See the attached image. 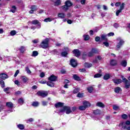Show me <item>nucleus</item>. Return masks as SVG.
Returning <instances> with one entry per match:
<instances>
[{
  "label": "nucleus",
  "instance_id": "1",
  "mask_svg": "<svg viewBox=\"0 0 130 130\" xmlns=\"http://www.w3.org/2000/svg\"><path fill=\"white\" fill-rule=\"evenodd\" d=\"M117 43L116 46V50H119V49H120L122 47V46L124 44L125 42L124 41V40L121 39V38H118L117 39Z\"/></svg>",
  "mask_w": 130,
  "mask_h": 130
},
{
  "label": "nucleus",
  "instance_id": "2",
  "mask_svg": "<svg viewBox=\"0 0 130 130\" xmlns=\"http://www.w3.org/2000/svg\"><path fill=\"white\" fill-rule=\"evenodd\" d=\"M90 106L91 104L89 102L84 101L83 102V105L79 106L78 109L79 110L83 111L86 110V109L88 108V107H90Z\"/></svg>",
  "mask_w": 130,
  "mask_h": 130
},
{
  "label": "nucleus",
  "instance_id": "3",
  "mask_svg": "<svg viewBox=\"0 0 130 130\" xmlns=\"http://www.w3.org/2000/svg\"><path fill=\"white\" fill-rule=\"evenodd\" d=\"M67 114H70L72 112V110H71V107L68 106H64L62 109L59 110V112L61 113H63V112H66Z\"/></svg>",
  "mask_w": 130,
  "mask_h": 130
},
{
  "label": "nucleus",
  "instance_id": "4",
  "mask_svg": "<svg viewBox=\"0 0 130 130\" xmlns=\"http://www.w3.org/2000/svg\"><path fill=\"white\" fill-rule=\"evenodd\" d=\"M49 43V40L48 39V38H47L42 41V42L41 44V46L42 48L45 49L48 47Z\"/></svg>",
  "mask_w": 130,
  "mask_h": 130
},
{
  "label": "nucleus",
  "instance_id": "5",
  "mask_svg": "<svg viewBox=\"0 0 130 130\" xmlns=\"http://www.w3.org/2000/svg\"><path fill=\"white\" fill-rule=\"evenodd\" d=\"M121 78L122 79V82L125 85V88L126 89H128L130 87V82L127 80V79L123 77V76H121Z\"/></svg>",
  "mask_w": 130,
  "mask_h": 130
},
{
  "label": "nucleus",
  "instance_id": "6",
  "mask_svg": "<svg viewBox=\"0 0 130 130\" xmlns=\"http://www.w3.org/2000/svg\"><path fill=\"white\" fill-rule=\"evenodd\" d=\"M37 95H38V96L42 97V98H45V97L48 95V92L44 91H39L37 93Z\"/></svg>",
  "mask_w": 130,
  "mask_h": 130
},
{
  "label": "nucleus",
  "instance_id": "7",
  "mask_svg": "<svg viewBox=\"0 0 130 130\" xmlns=\"http://www.w3.org/2000/svg\"><path fill=\"white\" fill-rule=\"evenodd\" d=\"M31 10L29 11V14H34V12H36L38 10V8L36 5H32L30 7Z\"/></svg>",
  "mask_w": 130,
  "mask_h": 130
},
{
  "label": "nucleus",
  "instance_id": "8",
  "mask_svg": "<svg viewBox=\"0 0 130 130\" xmlns=\"http://www.w3.org/2000/svg\"><path fill=\"white\" fill-rule=\"evenodd\" d=\"M70 64L72 67L73 68H76V67L77 66V60L75 59H71L70 60Z\"/></svg>",
  "mask_w": 130,
  "mask_h": 130
},
{
  "label": "nucleus",
  "instance_id": "9",
  "mask_svg": "<svg viewBox=\"0 0 130 130\" xmlns=\"http://www.w3.org/2000/svg\"><path fill=\"white\" fill-rule=\"evenodd\" d=\"M57 79V77L54 75H51L48 78V80L50 81V82H55Z\"/></svg>",
  "mask_w": 130,
  "mask_h": 130
},
{
  "label": "nucleus",
  "instance_id": "10",
  "mask_svg": "<svg viewBox=\"0 0 130 130\" xmlns=\"http://www.w3.org/2000/svg\"><path fill=\"white\" fill-rule=\"evenodd\" d=\"M8 78H9L8 74L4 73L0 74V79L2 80H6V79H8Z\"/></svg>",
  "mask_w": 130,
  "mask_h": 130
},
{
  "label": "nucleus",
  "instance_id": "11",
  "mask_svg": "<svg viewBox=\"0 0 130 130\" xmlns=\"http://www.w3.org/2000/svg\"><path fill=\"white\" fill-rule=\"evenodd\" d=\"M73 52L75 54V56H76L77 57L81 55V52H80V50H79V49H74L73 51Z\"/></svg>",
  "mask_w": 130,
  "mask_h": 130
},
{
  "label": "nucleus",
  "instance_id": "12",
  "mask_svg": "<svg viewBox=\"0 0 130 130\" xmlns=\"http://www.w3.org/2000/svg\"><path fill=\"white\" fill-rule=\"evenodd\" d=\"M113 82H114V84L118 85V84H121L122 83V80L120 79H112Z\"/></svg>",
  "mask_w": 130,
  "mask_h": 130
},
{
  "label": "nucleus",
  "instance_id": "13",
  "mask_svg": "<svg viewBox=\"0 0 130 130\" xmlns=\"http://www.w3.org/2000/svg\"><path fill=\"white\" fill-rule=\"evenodd\" d=\"M63 105H64V103L58 102L55 104V107H56V108H58V107H62Z\"/></svg>",
  "mask_w": 130,
  "mask_h": 130
},
{
  "label": "nucleus",
  "instance_id": "14",
  "mask_svg": "<svg viewBox=\"0 0 130 130\" xmlns=\"http://www.w3.org/2000/svg\"><path fill=\"white\" fill-rule=\"evenodd\" d=\"M58 17L59 19H64V18H66V14L63 13H59L58 14Z\"/></svg>",
  "mask_w": 130,
  "mask_h": 130
},
{
  "label": "nucleus",
  "instance_id": "15",
  "mask_svg": "<svg viewBox=\"0 0 130 130\" xmlns=\"http://www.w3.org/2000/svg\"><path fill=\"white\" fill-rule=\"evenodd\" d=\"M31 23V24H32V25H38V26H39V28H40V22H39V21L37 20H32Z\"/></svg>",
  "mask_w": 130,
  "mask_h": 130
},
{
  "label": "nucleus",
  "instance_id": "16",
  "mask_svg": "<svg viewBox=\"0 0 130 130\" xmlns=\"http://www.w3.org/2000/svg\"><path fill=\"white\" fill-rule=\"evenodd\" d=\"M26 47L22 46L20 47L19 50L21 52V53H24L25 52V51L26 50Z\"/></svg>",
  "mask_w": 130,
  "mask_h": 130
},
{
  "label": "nucleus",
  "instance_id": "17",
  "mask_svg": "<svg viewBox=\"0 0 130 130\" xmlns=\"http://www.w3.org/2000/svg\"><path fill=\"white\" fill-rule=\"evenodd\" d=\"M110 64L113 67H115V66L117 64V61H116V60H111L110 62Z\"/></svg>",
  "mask_w": 130,
  "mask_h": 130
},
{
  "label": "nucleus",
  "instance_id": "18",
  "mask_svg": "<svg viewBox=\"0 0 130 130\" xmlns=\"http://www.w3.org/2000/svg\"><path fill=\"white\" fill-rule=\"evenodd\" d=\"M115 93H120L121 92V88L119 87H116L114 89Z\"/></svg>",
  "mask_w": 130,
  "mask_h": 130
},
{
  "label": "nucleus",
  "instance_id": "19",
  "mask_svg": "<svg viewBox=\"0 0 130 130\" xmlns=\"http://www.w3.org/2000/svg\"><path fill=\"white\" fill-rule=\"evenodd\" d=\"M104 80H109V79H110V74H105V75L103 77Z\"/></svg>",
  "mask_w": 130,
  "mask_h": 130
},
{
  "label": "nucleus",
  "instance_id": "20",
  "mask_svg": "<svg viewBox=\"0 0 130 130\" xmlns=\"http://www.w3.org/2000/svg\"><path fill=\"white\" fill-rule=\"evenodd\" d=\"M73 79L76 81H81V78L77 74L73 75Z\"/></svg>",
  "mask_w": 130,
  "mask_h": 130
},
{
  "label": "nucleus",
  "instance_id": "21",
  "mask_svg": "<svg viewBox=\"0 0 130 130\" xmlns=\"http://www.w3.org/2000/svg\"><path fill=\"white\" fill-rule=\"evenodd\" d=\"M13 106L14 105L12 103V102H8L6 103V106L9 108H13Z\"/></svg>",
  "mask_w": 130,
  "mask_h": 130
},
{
  "label": "nucleus",
  "instance_id": "22",
  "mask_svg": "<svg viewBox=\"0 0 130 130\" xmlns=\"http://www.w3.org/2000/svg\"><path fill=\"white\" fill-rule=\"evenodd\" d=\"M96 106H98V107H102V108H104L105 107V106L103 103L102 102H98L96 104Z\"/></svg>",
  "mask_w": 130,
  "mask_h": 130
},
{
  "label": "nucleus",
  "instance_id": "23",
  "mask_svg": "<svg viewBox=\"0 0 130 130\" xmlns=\"http://www.w3.org/2000/svg\"><path fill=\"white\" fill-rule=\"evenodd\" d=\"M65 5L69 8H70V7H72V6H73V4L70 1H66L65 3Z\"/></svg>",
  "mask_w": 130,
  "mask_h": 130
},
{
  "label": "nucleus",
  "instance_id": "24",
  "mask_svg": "<svg viewBox=\"0 0 130 130\" xmlns=\"http://www.w3.org/2000/svg\"><path fill=\"white\" fill-rule=\"evenodd\" d=\"M46 84L47 86H49V87H54V83L51 81H48Z\"/></svg>",
  "mask_w": 130,
  "mask_h": 130
},
{
  "label": "nucleus",
  "instance_id": "25",
  "mask_svg": "<svg viewBox=\"0 0 130 130\" xmlns=\"http://www.w3.org/2000/svg\"><path fill=\"white\" fill-rule=\"evenodd\" d=\"M107 35L105 34H103L101 35V39L102 40H105V41H107Z\"/></svg>",
  "mask_w": 130,
  "mask_h": 130
},
{
  "label": "nucleus",
  "instance_id": "26",
  "mask_svg": "<svg viewBox=\"0 0 130 130\" xmlns=\"http://www.w3.org/2000/svg\"><path fill=\"white\" fill-rule=\"evenodd\" d=\"M127 64V62L126 60H122L121 62V65L122 67H124V68H125Z\"/></svg>",
  "mask_w": 130,
  "mask_h": 130
},
{
  "label": "nucleus",
  "instance_id": "27",
  "mask_svg": "<svg viewBox=\"0 0 130 130\" xmlns=\"http://www.w3.org/2000/svg\"><path fill=\"white\" fill-rule=\"evenodd\" d=\"M87 90L89 93H92V92H93V90H94V88L92 86H89L87 88Z\"/></svg>",
  "mask_w": 130,
  "mask_h": 130
},
{
  "label": "nucleus",
  "instance_id": "28",
  "mask_svg": "<svg viewBox=\"0 0 130 130\" xmlns=\"http://www.w3.org/2000/svg\"><path fill=\"white\" fill-rule=\"evenodd\" d=\"M17 11V7L15 6H13L12 7V9L10 10V12L12 13H15Z\"/></svg>",
  "mask_w": 130,
  "mask_h": 130
},
{
  "label": "nucleus",
  "instance_id": "29",
  "mask_svg": "<svg viewBox=\"0 0 130 130\" xmlns=\"http://www.w3.org/2000/svg\"><path fill=\"white\" fill-rule=\"evenodd\" d=\"M93 113H94V114H95V115L101 114V111L99 109H96V110L93 111Z\"/></svg>",
  "mask_w": 130,
  "mask_h": 130
},
{
  "label": "nucleus",
  "instance_id": "30",
  "mask_svg": "<svg viewBox=\"0 0 130 130\" xmlns=\"http://www.w3.org/2000/svg\"><path fill=\"white\" fill-rule=\"evenodd\" d=\"M0 84L1 85V87L2 88H3V89L4 88V87H5V81L3 80H0Z\"/></svg>",
  "mask_w": 130,
  "mask_h": 130
},
{
  "label": "nucleus",
  "instance_id": "31",
  "mask_svg": "<svg viewBox=\"0 0 130 130\" xmlns=\"http://www.w3.org/2000/svg\"><path fill=\"white\" fill-rule=\"evenodd\" d=\"M61 8L63 11H67L69 10V7L65 5L64 6H61Z\"/></svg>",
  "mask_w": 130,
  "mask_h": 130
},
{
  "label": "nucleus",
  "instance_id": "32",
  "mask_svg": "<svg viewBox=\"0 0 130 130\" xmlns=\"http://www.w3.org/2000/svg\"><path fill=\"white\" fill-rule=\"evenodd\" d=\"M18 103L19 104H20L21 105L24 104V100H23V98H20L18 100Z\"/></svg>",
  "mask_w": 130,
  "mask_h": 130
},
{
  "label": "nucleus",
  "instance_id": "33",
  "mask_svg": "<svg viewBox=\"0 0 130 130\" xmlns=\"http://www.w3.org/2000/svg\"><path fill=\"white\" fill-rule=\"evenodd\" d=\"M39 105L38 102H34L32 104V106L34 107H37Z\"/></svg>",
  "mask_w": 130,
  "mask_h": 130
},
{
  "label": "nucleus",
  "instance_id": "34",
  "mask_svg": "<svg viewBox=\"0 0 130 130\" xmlns=\"http://www.w3.org/2000/svg\"><path fill=\"white\" fill-rule=\"evenodd\" d=\"M21 79L24 83H26L28 81V78L26 76L22 77Z\"/></svg>",
  "mask_w": 130,
  "mask_h": 130
},
{
  "label": "nucleus",
  "instance_id": "35",
  "mask_svg": "<svg viewBox=\"0 0 130 130\" xmlns=\"http://www.w3.org/2000/svg\"><path fill=\"white\" fill-rule=\"evenodd\" d=\"M91 51L92 52L93 54H95L96 53H98V50L97 49L92 48L91 50Z\"/></svg>",
  "mask_w": 130,
  "mask_h": 130
},
{
  "label": "nucleus",
  "instance_id": "36",
  "mask_svg": "<svg viewBox=\"0 0 130 130\" xmlns=\"http://www.w3.org/2000/svg\"><path fill=\"white\" fill-rule=\"evenodd\" d=\"M17 127H18L19 129H24L25 127L24 126V125L19 124L17 125Z\"/></svg>",
  "mask_w": 130,
  "mask_h": 130
},
{
  "label": "nucleus",
  "instance_id": "37",
  "mask_svg": "<svg viewBox=\"0 0 130 130\" xmlns=\"http://www.w3.org/2000/svg\"><path fill=\"white\" fill-rule=\"evenodd\" d=\"M60 4H61L60 0H56V1L55 2L54 6H59Z\"/></svg>",
  "mask_w": 130,
  "mask_h": 130
},
{
  "label": "nucleus",
  "instance_id": "38",
  "mask_svg": "<svg viewBox=\"0 0 130 130\" xmlns=\"http://www.w3.org/2000/svg\"><path fill=\"white\" fill-rule=\"evenodd\" d=\"M27 123H29V122H32V121H34V119L32 118H30L26 120Z\"/></svg>",
  "mask_w": 130,
  "mask_h": 130
},
{
  "label": "nucleus",
  "instance_id": "39",
  "mask_svg": "<svg viewBox=\"0 0 130 130\" xmlns=\"http://www.w3.org/2000/svg\"><path fill=\"white\" fill-rule=\"evenodd\" d=\"M38 55V52L37 51H34L32 52V56H37Z\"/></svg>",
  "mask_w": 130,
  "mask_h": 130
},
{
  "label": "nucleus",
  "instance_id": "40",
  "mask_svg": "<svg viewBox=\"0 0 130 130\" xmlns=\"http://www.w3.org/2000/svg\"><path fill=\"white\" fill-rule=\"evenodd\" d=\"M52 20H53V19L48 17V18H46L45 19H44V22H51V21H52Z\"/></svg>",
  "mask_w": 130,
  "mask_h": 130
},
{
  "label": "nucleus",
  "instance_id": "41",
  "mask_svg": "<svg viewBox=\"0 0 130 130\" xmlns=\"http://www.w3.org/2000/svg\"><path fill=\"white\" fill-rule=\"evenodd\" d=\"M16 33H17V32L16 31V30H12L10 34L11 36H14L15 35H16Z\"/></svg>",
  "mask_w": 130,
  "mask_h": 130
},
{
  "label": "nucleus",
  "instance_id": "42",
  "mask_svg": "<svg viewBox=\"0 0 130 130\" xmlns=\"http://www.w3.org/2000/svg\"><path fill=\"white\" fill-rule=\"evenodd\" d=\"M83 37H84V40L85 41H87L90 39V37L89 36V35H85L83 36Z\"/></svg>",
  "mask_w": 130,
  "mask_h": 130
},
{
  "label": "nucleus",
  "instance_id": "43",
  "mask_svg": "<svg viewBox=\"0 0 130 130\" xmlns=\"http://www.w3.org/2000/svg\"><path fill=\"white\" fill-rule=\"evenodd\" d=\"M102 76V74L98 73L94 76V78H100Z\"/></svg>",
  "mask_w": 130,
  "mask_h": 130
},
{
  "label": "nucleus",
  "instance_id": "44",
  "mask_svg": "<svg viewBox=\"0 0 130 130\" xmlns=\"http://www.w3.org/2000/svg\"><path fill=\"white\" fill-rule=\"evenodd\" d=\"M124 6H125V4L124 3H122V5L120 6V10H123L124 9Z\"/></svg>",
  "mask_w": 130,
  "mask_h": 130
},
{
  "label": "nucleus",
  "instance_id": "45",
  "mask_svg": "<svg viewBox=\"0 0 130 130\" xmlns=\"http://www.w3.org/2000/svg\"><path fill=\"white\" fill-rule=\"evenodd\" d=\"M25 71L27 72V74H31V71L29 69V67H27L25 68Z\"/></svg>",
  "mask_w": 130,
  "mask_h": 130
},
{
  "label": "nucleus",
  "instance_id": "46",
  "mask_svg": "<svg viewBox=\"0 0 130 130\" xmlns=\"http://www.w3.org/2000/svg\"><path fill=\"white\" fill-rule=\"evenodd\" d=\"M79 91H80V89H79L78 88H75L73 90V93H74V94H77V93H79Z\"/></svg>",
  "mask_w": 130,
  "mask_h": 130
},
{
  "label": "nucleus",
  "instance_id": "47",
  "mask_svg": "<svg viewBox=\"0 0 130 130\" xmlns=\"http://www.w3.org/2000/svg\"><path fill=\"white\" fill-rule=\"evenodd\" d=\"M113 108L114 110H117L119 108V107L116 105H115L113 106Z\"/></svg>",
  "mask_w": 130,
  "mask_h": 130
},
{
  "label": "nucleus",
  "instance_id": "48",
  "mask_svg": "<svg viewBox=\"0 0 130 130\" xmlns=\"http://www.w3.org/2000/svg\"><path fill=\"white\" fill-rule=\"evenodd\" d=\"M122 12V10L121 9H119L117 10L116 12V16H118L120 14V13H121Z\"/></svg>",
  "mask_w": 130,
  "mask_h": 130
},
{
  "label": "nucleus",
  "instance_id": "49",
  "mask_svg": "<svg viewBox=\"0 0 130 130\" xmlns=\"http://www.w3.org/2000/svg\"><path fill=\"white\" fill-rule=\"evenodd\" d=\"M93 55H94V54L91 52V51L88 52V56H89V57H91L93 56Z\"/></svg>",
  "mask_w": 130,
  "mask_h": 130
},
{
  "label": "nucleus",
  "instance_id": "50",
  "mask_svg": "<svg viewBox=\"0 0 130 130\" xmlns=\"http://www.w3.org/2000/svg\"><path fill=\"white\" fill-rule=\"evenodd\" d=\"M61 55L62 56H67V55H68V52H66V51L62 52L61 53Z\"/></svg>",
  "mask_w": 130,
  "mask_h": 130
},
{
  "label": "nucleus",
  "instance_id": "51",
  "mask_svg": "<svg viewBox=\"0 0 130 130\" xmlns=\"http://www.w3.org/2000/svg\"><path fill=\"white\" fill-rule=\"evenodd\" d=\"M122 118H123V119H127V115L125 114L122 115Z\"/></svg>",
  "mask_w": 130,
  "mask_h": 130
},
{
  "label": "nucleus",
  "instance_id": "52",
  "mask_svg": "<svg viewBox=\"0 0 130 130\" xmlns=\"http://www.w3.org/2000/svg\"><path fill=\"white\" fill-rule=\"evenodd\" d=\"M85 66L87 68H91V67H92V64H89L88 63H85Z\"/></svg>",
  "mask_w": 130,
  "mask_h": 130
},
{
  "label": "nucleus",
  "instance_id": "53",
  "mask_svg": "<svg viewBox=\"0 0 130 130\" xmlns=\"http://www.w3.org/2000/svg\"><path fill=\"white\" fill-rule=\"evenodd\" d=\"M19 73H20V71H19V70H17L14 75V77H17V76H18V75L19 74Z\"/></svg>",
  "mask_w": 130,
  "mask_h": 130
},
{
  "label": "nucleus",
  "instance_id": "54",
  "mask_svg": "<svg viewBox=\"0 0 130 130\" xmlns=\"http://www.w3.org/2000/svg\"><path fill=\"white\" fill-rule=\"evenodd\" d=\"M85 56H87V53L86 52H83L82 54V58L83 59H85Z\"/></svg>",
  "mask_w": 130,
  "mask_h": 130
},
{
  "label": "nucleus",
  "instance_id": "55",
  "mask_svg": "<svg viewBox=\"0 0 130 130\" xmlns=\"http://www.w3.org/2000/svg\"><path fill=\"white\" fill-rule=\"evenodd\" d=\"M40 77L41 78H44V77H45V74H44V73L42 72V73L40 74Z\"/></svg>",
  "mask_w": 130,
  "mask_h": 130
},
{
  "label": "nucleus",
  "instance_id": "56",
  "mask_svg": "<svg viewBox=\"0 0 130 130\" xmlns=\"http://www.w3.org/2000/svg\"><path fill=\"white\" fill-rule=\"evenodd\" d=\"M103 44L106 46V47H108L109 46V43L107 42H105L103 43Z\"/></svg>",
  "mask_w": 130,
  "mask_h": 130
},
{
  "label": "nucleus",
  "instance_id": "57",
  "mask_svg": "<svg viewBox=\"0 0 130 130\" xmlns=\"http://www.w3.org/2000/svg\"><path fill=\"white\" fill-rule=\"evenodd\" d=\"M42 103L43 106H46V105H47V102L42 101Z\"/></svg>",
  "mask_w": 130,
  "mask_h": 130
},
{
  "label": "nucleus",
  "instance_id": "58",
  "mask_svg": "<svg viewBox=\"0 0 130 130\" xmlns=\"http://www.w3.org/2000/svg\"><path fill=\"white\" fill-rule=\"evenodd\" d=\"M113 26L114 28H118L119 27V25L117 23H114Z\"/></svg>",
  "mask_w": 130,
  "mask_h": 130
},
{
  "label": "nucleus",
  "instance_id": "59",
  "mask_svg": "<svg viewBox=\"0 0 130 130\" xmlns=\"http://www.w3.org/2000/svg\"><path fill=\"white\" fill-rule=\"evenodd\" d=\"M100 40V37L97 36L95 37V41L96 42H98V41H99Z\"/></svg>",
  "mask_w": 130,
  "mask_h": 130
},
{
  "label": "nucleus",
  "instance_id": "60",
  "mask_svg": "<svg viewBox=\"0 0 130 130\" xmlns=\"http://www.w3.org/2000/svg\"><path fill=\"white\" fill-rule=\"evenodd\" d=\"M15 85H17V86L20 85V82L18 80H15L14 82Z\"/></svg>",
  "mask_w": 130,
  "mask_h": 130
},
{
  "label": "nucleus",
  "instance_id": "61",
  "mask_svg": "<svg viewBox=\"0 0 130 130\" xmlns=\"http://www.w3.org/2000/svg\"><path fill=\"white\" fill-rule=\"evenodd\" d=\"M93 62L94 63H97V62H98V59L96 57L95 59L93 60Z\"/></svg>",
  "mask_w": 130,
  "mask_h": 130
},
{
  "label": "nucleus",
  "instance_id": "62",
  "mask_svg": "<svg viewBox=\"0 0 130 130\" xmlns=\"http://www.w3.org/2000/svg\"><path fill=\"white\" fill-rule=\"evenodd\" d=\"M98 59V60H101L102 59V57L101 56L98 55L96 57Z\"/></svg>",
  "mask_w": 130,
  "mask_h": 130
},
{
  "label": "nucleus",
  "instance_id": "63",
  "mask_svg": "<svg viewBox=\"0 0 130 130\" xmlns=\"http://www.w3.org/2000/svg\"><path fill=\"white\" fill-rule=\"evenodd\" d=\"M77 96L79 97V98H82L83 97V93H78L77 94Z\"/></svg>",
  "mask_w": 130,
  "mask_h": 130
},
{
  "label": "nucleus",
  "instance_id": "64",
  "mask_svg": "<svg viewBox=\"0 0 130 130\" xmlns=\"http://www.w3.org/2000/svg\"><path fill=\"white\" fill-rule=\"evenodd\" d=\"M108 36L109 37H110V36H114V34L113 32H110L108 34Z\"/></svg>",
  "mask_w": 130,
  "mask_h": 130
}]
</instances>
